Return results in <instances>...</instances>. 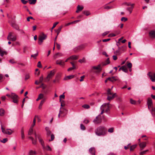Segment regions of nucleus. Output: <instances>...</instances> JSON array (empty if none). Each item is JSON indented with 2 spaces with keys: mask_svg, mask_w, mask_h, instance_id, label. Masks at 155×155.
<instances>
[{
  "mask_svg": "<svg viewBox=\"0 0 155 155\" xmlns=\"http://www.w3.org/2000/svg\"><path fill=\"white\" fill-rule=\"evenodd\" d=\"M95 133L97 136H104L107 133V129L105 127L101 126L96 128L95 130Z\"/></svg>",
  "mask_w": 155,
  "mask_h": 155,
  "instance_id": "obj_1",
  "label": "nucleus"
},
{
  "mask_svg": "<svg viewBox=\"0 0 155 155\" xmlns=\"http://www.w3.org/2000/svg\"><path fill=\"white\" fill-rule=\"evenodd\" d=\"M47 38V35H45L43 33H41L39 35L38 38V43L40 45H41L43 40L46 39Z\"/></svg>",
  "mask_w": 155,
  "mask_h": 155,
  "instance_id": "obj_2",
  "label": "nucleus"
},
{
  "mask_svg": "<svg viewBox=\"0 0 155 155\" xmlns=\"http://www.w3.org/2000/svg\"><path fill=\"white\" fill-rule=\"evenodd\" d=\"M11 98L13 99L12 101L15 103H17L18 101V97L15 94L12 93L11 94Z\"/></svg>",
  "mask_w": 155,
  "mask_h": 155,
  "instance_id": "obj_3",
  "label": "nucleus"
},
{
  "mask_svg": "<svg viewBox=\"0 0 155 155\" xmlns=\"http://www.w3.org/2000/svg\"><path fill=\"white\" fill-rule=\"evenodd\" d=\"M102 119L100 115H99L96 117L93 121L95 124H97L101 123Z\"/></svg>",
  "mask_w": 155,
  "mask_h": 155,
  "instance_id": "obj_4",
  "label": "nucleus"
},
{
  "mask_svg": "<svg viewBox=\"0 0 155 155\" xmlns=\"http://www.w3.org/2000/svg\"><path fill=\"white\" fill-rule=\"evenodd\" d=\"M12 34H13V33L12 32L9 33L7 37V39L9 41H15L16 40V36H13Z\"/></svg>",
  "mask_w": 155,
  "mask_h": 155,
  "instance_id": "obj_5",
  "label": "nucleus"
},
{
  "mask_svg": "<svg viewBox=\"0 0 155 155\" xmlns=\"http://www.w3.org/2000/svg\"><path fill=\"white\" fill-rule=\"evenodd\" d=\"M55 71L54 70H53L50 71V73L48 75L47 77V79H48V81L50 80V79L52 78L54 75Z\"/></svg>",
  "mask_w": 155,
  "mask_h": 155,
  "instance_id": "obj_6",
  "label": "nucleus"
},
{
  "mask_svg": "<svg viewBox=\"0 0 155 155\" xmlns=\"http://www.w3.org/2000/svg\"><path fill=\"white\" fill-rule=\"evenodd\" d=\"M147 75L152 81L155 82V73L152 74L151 72H149Z\"/></svg>",
  "mask_w": 155,
  "mask_h": 155,
  "instance_id": "obj_7",
  "label": "nucleus"
},
{
  "mask_svg": "<svg viewBox=\"0 0 155 155\" xmlns=\"http://www.w3.org/2000/svg\"><path fill=\"white\" fill-rule=\"evenodd\" d=\"M64 93L62 94L60 96L59 100H60V101L61 103V107L64 106L65 105V104L64 103V101H61V98H62L63 99L64 98L65 96L64 95Z\"/></svg>",
  "mask_w": 155,
  "mask_h": 155,
  "instance_id": "obj_8",
  "label": "nucleus"
},
{
  "mask_svg": "<svg viewBox=\"0 0 155 155\" xmlns=\"http://www.w3.org/2000/svg\"><path fill=\"white\" fill-rule=\"evenodd\" d=\"M101 64L98 65L97 66H93L92 68L94 70H97V71H94V72L96 73H99L101 71Z\"/></svg>",
  "mask_w": 155,
  "mask_h": 155,
  "instance_id": "obj_9",
  "label": "nucleus"
},
{
  "mask_svg": "<svg viewBox=\"0 0 155 155\" xmlns=\"http://www.w3.org/2000/svg\"><path fill=\"white\" fill-rule=\"evenodd\" d=\"M107 80L112 82H114L115 81L118 80V78L116 77L113 76L111 77H108L107 78Z\"/></svg>",
  "mask_w": 155,
  "mask_h": 155,
  "instance_id": "obj_10",
  "label": "nucleus"
},
{
  "mask_svg": "<svg viewBox=\"0 0 155 155\" xmlns=\"http://www.w3.org/2000/svg\"><path fill=\"white\" fill-rule=\"evenodd\" d=\"M147 104H148V108L150 109V107H152V101L151 98H148L147 100Z\"/></svg>",
  "mask_w": 155,
  "mask_h": 155,
  "instance_id": "obj_11",
  "label": "nucleus"
},
{
  "mask_svg": "<svg viewBox=\"0 0 155 155\" xmlns=\"http://www.w3.org/2000/svg\"><path fill=\"white\" fill-rule=\"evenodd\" d=\"M139 146L140 147V151L142 150L143 149L146 147V143L145 142H142L139 144Z\"/></svg>",
  "mask_w": 155,
  "mask_h": 155,
  "instance_id": "obj_12",
  "label": "nucleus"
},
{
  "mask_svg": "<svg viewBox=\"0 0 155 155\" xmlns=\"http://www.w3.org/2000/svg\"><path fill=\"white\" fill-rule=\"evenodd\" d=\"M149 35L151 38H155V31L152 30L150 31L149 33Z\"/></svg>",
  "mask_w": 155,
  "mask_h": 155,
  "instance_id": "obj_13",
  "label": "nucleus"
},
{
  "mask_svg": "<svg viewBox=\"0 0 155 155\" xmlns=\"http://www.w3.org/2000/svg\"><path fill=\"white\" fill-rule=\"evenodd\" d=\"M116 93H114L112 95V96H111L108 95L107 98V99L108 101H110L113 99L116 96Z\"/></svg>",
  "mask_w": 155,
  "mask_h": 155,
  "instance_id": "obj_14",
  "label": "nucleus"
},
{
  "mask_svg": "<svg viewBox=\"0 0 155 155\" xmlns=\"http://www.w3.org/2000/svg\"><path fill=\"white\" fill-rule=\"evenodd\" d=\"M110 63V61L109 58H108L104 62H102V63L101 64L103 66H105L107 64H109Z\"/></svg>",
  "mask_w": 155,
  "mask_h": 155,
  "instance_id": "obj_15",
  "label": "nucleus"
},
{
  "mask_svg": "<svg viewBox=\"0 0 155 155\" xmlns=\"http://www.w3.org/2000/svg\"><path fill=\"white\" fill-rule=\"evenodd\" d=\"M89 152L94 155H95V149L94 147H91L89 149Z\"/></svg>",
  "mask_w": 155,
  "mask_h": 155,
  "instance_id": "obj_16",
  "label": "nucleus"
},
{
  "mask_svg": "<svg viewBox=\"0 0 155 155\" xmlns=\"http://www.w3.org/2000/svg\"><path fill=\"white\" fill-rule=\"evenodd\" d=\"M56 64H59L60 65H64V62H62L61 60H57L56 61Z\"/></svg>",
  "mask_w": 155,
  "mask_h": 155,
  "instance_id": "obj_17",
  "label": "nucleus"
},
{
  "mask_svg": "<svg viewBox=\"0 0 155 155\" xmlns=\"http://www.w3.org/2000/svg\"><path fill=\"white\" fill-rule=\"evenodd\" d=\"M39 137H38V139L39 140V142L41 143L43 148H45V144L44 141L41 138H39Z\"/></svg>",
  "mask_w": 155,
  "mask_h": 155,
  "instance_id": "obj_18",
  "label": "nucleus"
},
{
  "mask_svg": "<svg viewBox=\"0 0 155 155\" xmlns=\"http://www.w3.org/2000/svg\"><path fill=\"white\" fill-rule=\"evenodd\" d=\"M83 6H81L80 5H78L77 6V10L76 11V13H78L79 12L81 11L83 9Z\"/></svg>",
  "mask_w": 155,
  "mask_h": 155,
  "instance_id": "obj_19",
  "label": "nucleus"
},
{
  "mask_svg": "<svg viewBox=\"0 0 155 155\" xmlns=\"http://www.w3.org/2000/svg\"><path fill=\"white\" fill-rule=\"evenodd\" d=\"M84 47L83 45H81L77 48L74 49V51L75 52H77L78 50H81L84 48Z\"/></svg>",
  "mask_w": 155,
  "mask_h": 155,
  "instance_id": "obj_20",
  "label": "nucleus"
},
{
  "mask_svg": "<svg viewBox=\"0 0 155 155\" xmlns=\"http://www.w3.org/2000/svg\"><path fill=\"white\" fill-rule=\"evenodd\" d=\"M63 55V54L62 53H58L55 54L54 56V59H56L58 57V56L59 57H61Z\"/></svg>",
  "mask_w": 155,
  "mask_h": 155,
  "instance_id": "obj_21",
  "label": "nucleus"
},
{
  "mask_svg": "<svg viewBox=\"0 0 155 155\" xmlns=\"http://www.w3.org/2000/svg\"><path fill=\"white\" fill-rule=\"evenodd\" d=\"M45 129L47 132V135L48 136H49L51 134V132L49 128L46 127H45Z\"/></svg>",
  "mask_w": 155,
  "mask_h": 155,
  "instance_id": "obj_22",
  "label": "nucleus"
},
{
  "mask_svg": "<svg viewBox=\"0 0 155 155\" xmlns=\"http://www.w3.org/2000/svg\"><path fill=\"white\" fill-rule=\"evenodd\" d=\"M11 25L13 27L15 28L17 30H19L18 27L15 23L12 22L11 23Z\"/></svg>",
  "mask_w": 155,
  "mask_h": 155,
  "instance_id": "obj_23",
  "label": "nucleus"
},
{
  "mask_svg": "<svg viewBox=\"0 0 155 155\" xmlns=\"http://www.w3.org/2000/svg\"><path fill=\"white\" fill-rule=\"evenodd\" d=\"M137 146V144H134L130 147V151H133Z\"/></svg>",
  "mask_w": 155,
  "mask_h": 155,
  "instance_id": "obj_24",
  "label": "nucleus"
},
{
  "mask_svg": "<svg viewBox=\"0 0 155 155\" xmlns=\"http://www.w3.org/2000/svg\"><path fill=\"white\" fill-rule=\"evenodd\" d=\"M104 106V105H102L100 107V109L101 110V111L100 114V115H102V114L104 112V110L105 109V108L103 106Z\"/></svg>",
  "mask_w": 155,
  "mask_h": 155,
  "instance_id": "obj_25",
  "label": "nucleus"
},
{
  "mask_svg": "<svg viewBox=\"0 0 155 155\" xmlns=\"http://www.w3.org/2000/svg\"><path fill=\"white\" fill-rule=\"evenodd\" d=\"M74 77V75H70L67 76L64 78V80H68L70 79L73 78Z\"/></svg>",
  "mask_w": 155,
  "mask_h": 155,
  "instance_id": "obj_26",
  "label": "nucleus"
},
{
  "mask_svg": "<svg viewBox=\"0 0 155 155\" xmlns=\"http://www.w3.org/2000/svg\"><path fill=\"white\" fill-rule=\"evenodd\" d=\"M122 70L124 72L127 73L128 71V70L126 68V66L124 65L122 66Z\"/></svg>",
  "mask_w": 155,
  "mask_h": 155,
  "instance_id": "obj_27",
  "label": "nucleus"
},
{
  "mask_svg": "<svg viewBox=\"0 0 155 155\" xmlns=\"http://www.w3.org/2000/svg\"><path fill=\"white\" fill-rule=\"evenodd\" d=\"M5 110L2 108L0 109V116H3L4 115Z\"/></svg>",
  "mask_w": 155,
  "mask_h": 155,
  "instance_id": "obj_28",
  "label": "nucleus"
},
{
  "mask_svg": "<svg viewBox=\"0 0 155 155\" xmlns=\"http://www.w3.org/2000/svg\"><path fill=\"white\" fill-rule=\"evenodd\" d=\"M12 134V131L10 129H7L5 134L11 135Z\"/></svg>",
  "mask_w": 155,
  "mask_h": 155,
  "instance_id": "obj_29",
  "label": "nucleus"
},
{
  "mask_svg": "<svg viewBox=\"0 0 155 155\" xmlns=\"http://www.w3.org/2000/svg\"><path fill=\"white\" fill-rule=\"evenodd\" d=\"M78 56L76 55H73L70 57V59L73 60H76L78 58Z\"/></svg>",
  "mask_w": 155,
  "mask_h": 155,
  "instance_id": "obj_30",
  "label": "nucleus"
},
{
  "mask_svg": "<svg viewBox=\"0 0 155 155\" xmlns=\"http://www.w3.org/2000/svg\"><path fill=\"white\" fill-rule=\"evenodd\" d=\"M30 4H35L36 2V0H28Z\"/></svg>",
  "mask_w": 155,
  "mask_h": 155,
  "instance_id": "obj_31",
  "label": "nucleus"
},
{
  "mask_svg": "<svg viewBox=\"0 0 155 155\" xmlns=\"http://www.w3.org/2000/svg\"><path fill=\"white\" fill-rule=\"evenodd\" d=\"M133 8L134 6H131V7L127 8V11L129 12L130 14L132 12Z\"/></svg>",
  "mask_w": 155,
  "mask_h": 155,
  "instance_id": "obj_32",
  "label": "nucleus"
},
{
  "mask_svg": "<svg viewBox=\"0 0 155 155\" xmlns=\"http://www.w3.org/2000/svg\"><path fill=\"white\" fill-rule=\"evenodd\" d=\"M45 100L44 99L42 100L41 101V102L40 103V105L38 107L39 109H41V108L42 106V105L44 104V103L45 102Z\"/></svg>",
  "mask_w": 155,
  "mask_h": 155,
  "instance_id": "obj_33",
  "label": "nucleus"
},
{
  "mask_svg": "<svg viewBox=\"0 0 155 155\" xmlns=\"http://www.w3.org/2000/svg\"><path fill=\"white\" fill-rule=\"evenodd\" d=\"M121 49L120 47H118V49L115 52L114 54H120V49Z\"/></svg>",
  "mask_w": 155,
  "mask_h": 155,
  "instance_id": "obj_34",
  "label": "nucleus"
},
{
  "mask_svg": "<svg viewBox=\"0 0 155 155\" xmlns=\"http://www.w3.org/2000/svg\"><path fill=\"white\" fill-rule=\"evenodd\" d=\"M33 132V129L32 128V127H31V128H30L29 131L28 132V135H31L32 134Z\"/></svg>",
  "mask_w": 155,
  "mask_h": 155,
  "instance_id": "obj_35",
  "label": "nucleus"
},
{
  "mask_svg": "<svg viewBox=\"0 0 155 155\" xmlns=\"http://www.w3.org/2000/svg\"><path fill=\"white\" fill-rule=\"evenodd\" d=\"M62 26H60L58 28V29L56 30V32L57 33V35H58L60 32L61 28H62Z\"/></svg>",
  "mask_w": 155,
  "mask_h": 155,
  "instance_id": "obj_36",
  "label": "nucleus"
},
{
  "mask_svg": "<svg viewBox=\"0 0 155 155\" xmlns=\"http://www.w3.org/2000/svg\"><path fill=\"white\" fill-rule=\"evenodd\" d=\"M82 107L86 109H88L90 108V106L89 105L87 104H85L83 105Z\"/></svg>",
  "mask_w": 155,
  "mask_h": 155,
  "instance_id": "obj_37",
  "label": "nucleus"
},
{
  "mask_svg": "<svg viewBox=\"0 0 155 155\" xmlns=\"http://www.w3.org/2000/svg\"><path fill=\"white\" fill-rule=\"evenodd\" d=\"M36 154L35 151H33L32 150H30L29 151L28 154L29 155H33Z\"/></svg>",
  "mask_w": 155,
  "mask_h": 155,
  "instance_id": "obj_38",
  "label": "nucleus"
},
{
  "mask_svg": "<svg viewBox=\"0 0 155 155\" xmlns=\"http://www.w3.org/2000/svg\"><path fill=\"white\" fill-rule=\"evenodd\" d=\"M111 107H109L108 106H107V107H106L105 108V112L106 113L108 114V111H110V108Z\"/></svg>",
  "mask_w": 155,
  "mask_h": 155,
  "instance_id": "obj_39",
  "label": "nucleus"
},
{
  "mask_svg": "<svg viewBox=\"0 0 155 155\" xmlns=\"http://www.w3.org/2000/svg\"><path fill=\"white\" fill-rule=\"evenodd\" d=\"M21 137L22 139H23L25 138V135L24 134V130L23 129H21Z\"/></svg>",
  "mask_w": 155,
  "mask_h": 155,
  "instance_id": "obj_40",
  "label": "nucleus"
},
{
  "mask_svg": "<svg viewBox=\"0 0 155 155\" xmlns=\"http://www.w3.org/2000/svg\"><path fill=\"white\" fill-rule=\"evenodd\" d=\"M118 34H119V33L117 34V35L115 34H113V33H111V34H109L108 35V37H115V36H116Z\"/></svg>",
  "mask_w": 155,
  "mask_h": 155,
  "instance_id": "obj_41",
  "label": "nucleus"
},
{
  "mask_svg": "<svg viewBox=\"0 0 155 155\" xmlns=\"http://www.w3.org/2000/svg\"><path fill=\"white\" fill-rule=\"evenodd\" d=\"M83 13L87 16L89 15L90 14V13L89 11H84L83 12Z\"/></svg>",
  "mask_w": 155,
  "mask_h": 155,
  "instance_id": "obj_42",
  "label": "nucleus"
},
{
  "mask_svg": "<svg viewBox=\"0 0 155 155\" xmlns=\"http://www.w3.org/2000/svg\"><path fill=\"white\" fill-rule=\"evenodd\" d=\"M103 105H104V106H103V107L105 108L106 107H107V106H108L109 107H111V105L109 103H104Z\"/></svg>",
  "mask_w": 155,
  "mask_h": 155,
  "instance_id": "obj_43",
  "label": "nucleus"
},
{
  "mask_svg": "<svg viewBox=\"0 0 155 155\" xmlns=\"http://www.w3.org/2000/svg\"><path fill=\"white\" fill-rule=\"evenodd\" d=\"M148 151V150H145L141 152H140L139 154L140 155H143L145 154Z\"/></svg>",
  "mask_w": 155,
  "mask_h": 155,
  "instance_id": "obj_44",
  "label": "nucleus"
},
{
  "mask_svg": "<svg viewBox=\"0 0 155 155\" xmlns=\"http://www.w3.org/2000/svg\"><path fill=\"white\" fill-rule=\"evenodd\" d=\"M38 55V52H37V53L34 54H32L31 55V57L33 58L34 59L36 58V57Z\"/></svg>",
  "mask_w": 155,
  "mask_h": 155,
  "instance_id": "obj_45",
  "label": "nucleus"
},
{
  "mask_svg": "<svg viewBox=\"0 0 155 155\" xmlns=\"http://www.w3.org/2000/svg\"><path fill=\"white\" fill-rule=\"evenodd\" d=\"M107 94L108 95H112V93L111 92V89L109 88L107 91Z\"/></svg>",
  "mask_w": 155,
  "mask_h": 155,
  "instance_id": "obj_46",
  "label": "nucleus"
},
{
  "mask_svg": "<svg viewBox=\"0 0 155 155\" xmlns=\"http://www.w3.org/2000/svg\"><path fill=\"white\" fill-rule=\"evenodd\" d=\"M76 68V67L75 66H72V67H71V68H69L68 69V71H71L73 69H75Z\"/></svg>",
  "mask_w": 155,
  "mask_h": 155,
  "instance_id": "obj_47",
  "label": "nucleus"
},
{
  "mask_svg": "<svg viewBox=\"0 0 155 155\" xmlns=\"http://www.w3.org/2000/svg\"><path fill=\"white\" fill-rule=\"evenodd\" d=\"M8 141V139L7 138H4L2 140H1V142L3 143H5L6 142H7Z\"/></svg>",
  "mask_w": 155,
  "mask_h": 155,
  "instance_id": "obj_48",
  "label": "nucleus"
},
{
  "mask_svg": "<svg viewBox=\"0 0 155 155\" xmlns=\"http://www.w3.org/2000/svg\"><path fill=\"white\" fill-rule=\"evenodd\" d=\"M108 131L110 133H113L114 132V128L113 127H111L108 129Z\"/></svg>",
  "mask_w": 155,
  "mask_h": 155,
  "instance_id": "obj_49",
  "label": "nucleus"
},
{
  "mask_svg": "<svg viewBox=\"0 0 155 155\" xmlns=\"http://www.w3.org/2000/svg\"><path fill=\"white\" fill-rule=\"evenodd\" d=\"M58 23V22H55L54 25H53V27H52V28H51V31H52V29L54 28L55 26H56V25Z\"/></svg>",
  "mask_w": 155,
  "mask_h": 155,
  "instance_id": "obj_50",
  "label": "nucleus"
},
{
  "mask_svg": "<svg viewBox=\"0 0 155 155\" xmlns=\"http://www.w3.org/2000/svg\"><path fill=\"white\" fill-rule=\"evenodd\" d=\"M113 7L112 6H106L104 7V8L105 9H109L112 8Z\"/></svg>",
  "mask_w": 155,
  "mask_h": 155,
  "instance_id": "obj_51",
  "label": "nucleus"
},
{
  "mask_svg": "<svg viewBox=\"0 0 155 155\" xmlns=\"http://www.w3.org/2000/svg\"><path fill=\"white\" fill-rule=\"evenodd\" d=\"M43 81V77L42 76H41L39 79V83H41Z\"/></svg>",
  "mask_w": 155,
  "mask_h": 155,
  "instance_id": "obj_52",
  "label": "nucleus"
},
{
  "mask_svg": "<svg viewBox=\"0 0 155 155\" xmlns=\"http://www.w3.org/2000/svg\"><path fill=\"white\" fill-rule=\"evenodd\" d=\"M130 103L132 104H136V102L135 101L133 100L132 99H130Z\"/></svg>",
  "mask_w": 155,
  "mask_h": 155,
  "instance_id": "obj_53",
  "label": "nucleus"
},
{
  "mask_svg": "<svg viewBox=\"0 0 155 155\" xmlns=\"http://www.w3.org/2000/svg\"><path fill=\"white\" fill-rule=\"evenodd\" d=\"M47 150L51 151V149L49 145H47L46 148H45Z\"/></svg>",
  "mask_w": 155,
  "mask_h": 155,
  "instance_id": "obj_54",
  "label": "nucleus"
},
{
  "mask_svg": "<svg viewBox=\"0 0 155 155\" xmlns=\"http://www.w3.org/2000/svg\"><path fill=\"white\" fill-rule=\"evenodd\" d=\"M9 62L12 64H14L16 63L14 59L10 60L9 61Z\"/></svg>",
  "mask_w": 155,
  "mask_h": 155,
  "instance_id": "obj_55",
  "label": "nucleus"
},
{
  "mask_svg": "<svg viewBox=\"0 0 155 155\" xmlns=\"http://www.w3.org/2000/svg\"><path fill=\"white\" fill-rule=\"evenodd\" d=\"M121 49H120V51H124L126 49V47L125 46H123L120 47Z\"/></svg>",
  "mask_w": 155,
  "mask_h": 155,
  "instance_id": "obj_56",
  "label": "nucleus"
},
{
  "mask_svg": "<svg viewBox=\"0 0 155 155\" xmlns=\"http://www.w3.org/2000/svg\"><path fill=\"white\" fill-rule=\"evenodd\" d=\"M54 135L53 134H51V140H49V141H51L53 140H54Z\"/></svg>",
  "mask_w": 155,
  "mask_h": 155,
  "instance_id": "obj_57",
  "label": "nucleus"
},
{
  "mask_svg": "<svg viewBox=\"0 0 155 155\" xmlns=\"http://www.w3.org/2000/svg\"><path fill=\"white\" fill-rule=\"evenodd\" d=\"M29 77L30 76L29 74H26L25 77V80H27V79L29 78Z\"/></svg>",
  "mask_w": 155,
  "mask_h": 155,
  "instance_id": "obj_58",
  "label": "nucleus"
},
{
  "mask_svg": "<svg viewBox=\"0 0 155 155\" xmlns=\"http://www.w3.org/2000/svg\"><path fill=\"white\" fill-rule=\"evenodd\" d=\"M127 66L129 68H130L132 66V64L131 63H129L127 64Z\"/></svg>",
  "mask_w": 155,
  "mask_h": 155,
  "instance_id": "obj_59",
  "label": "nucleus"
},
{
  "mask_svg": "<svg viewBox=\"0 0 155 155\" xmlns=\"http://www.w3.org/2000/svg\"><path fill=\"white\" fill-rule=\"evenodd\" d=\"M5 53H6V52L5 51L1 50V52H0V55L2 57Z\"/></svg>",
  "mask_w": 155,
  "mask_h": 155,
  "instance_id": "obj_60",
  "label": "nucleus"
},
{
  "mask_svg": "<svg viewBox=\"0 0 155 155\" xmlns=\"http://www.w3.org/2000/svg\"><path fill=\"white\" fill-rule=\"evenodd\" d=\"M80 127H81V129L82 130H85V127L82 124H81Z\"/></svg>",
  "mask_w": 155,
  "mask_h": 155,
  "instance_id": "obj_61",
  "label": "nucleus"
},
{
  "mask_svg": "<svg viewBox=\"0 0 155 155\" xmlns=\"http://www.w3.org/2000/svg\"><path fill=\"white\" fill-rule=\"evenodd\" d=\"M43 97V94H40L39 95L38 97L41 99Z\"/></svg>",
  "mask_w": 155,
  "mask_h": 155,
  "instance_id": "obj_62",
  "label": "nucleus"
},
{
  "mask_svg": "<svg viewBox=\"0 0 155 155\" xmlns=\"http://www.w3.org/2000/svg\"><path fill=\"white\" fill-rule=\"evenodd\" d=\"M127 18H126L125 17H123L122 18H121V21H127Z\"/></svg>",
  "mask_w": 155,
  "mask_h": 155,
  "instance_id": "obj_63",
  "label": "nucleus"
},
{
  "mask_svg": "<svg viewBox=\"0 0 155 155\" xmlns=\"http://www.w3.org/2000/svg\"><path fill=\"white\" fill-rule=\"evenodd\" d=\"M152 114L153 113L155 115V107H153L152 108Z\"/></svg>",
  "mask_w": 155,
  "mask_h": 155,
  "instance_id": "obj_64",
  "label": "nucleus"
}]
</instances>
